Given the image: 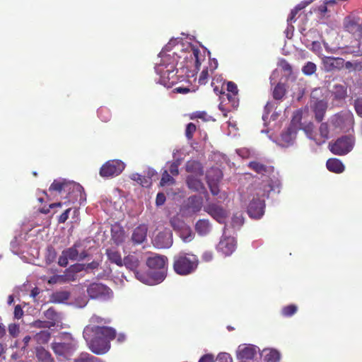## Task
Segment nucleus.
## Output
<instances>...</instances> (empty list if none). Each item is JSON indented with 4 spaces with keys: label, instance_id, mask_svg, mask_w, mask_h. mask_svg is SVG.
<instances>
[{
    "label": "nucleus",
    "instance_id": "obj_52",
    "mask_svg": "<svg viewBox=\"0 0 362 362\" xmlns=\"http://www.w3.org/2000/svg\"><path fill=\"white\" fill-rule=\"evenodd\" d=\"M209 76L208 68L204 69L199 75V83L200 84H205L208 81Z\"/></svg>",
    "mask_w": 362,
    "mask_h": 362
},
{
    "label": "nucleus",
    "instance_id": "obj_60",
    "mask_svg": "<svg viewBox=\"0 0 362 362\" xmlns=\"http://www.w3.org/2000/svg\"><path fill=\"white\" fill-rule=\"evenodd\" d=\"M14 317L17 320L21 319L23 315V310L20 305H16L13 312Z\"/></svg>",
    "mask_w": 362,
    "mask_h": 362
},
{
    "label": "nucleus",
    "instance_id": "obj_59",
    "mask_svg": "<svg viewBox=\"0 0 362 362\" xmlns=\"http://www.w3.org/2000/svg\"><path fill=\"white\" fill-rule=\"evenodd\" d=\"M132 179L139 182L142 186H145V185H148L149 184L148 180L146 179L145 177H143L139 174L133 175Z\"/></svg>",
    "mask_w": 362,
    "mask_h": 362
},
{
    "label": "nucleus",
    "instance_id": "obj_31",
    "mask_svg": "<svg viewBox=\"0 0 362 362\" xmlns=\"http://www.w3.org/2000/svg\"><path fill=\"white\" fill-rule=\"evenodd\" d=\"M332 93L337 100L344 99L347 95L346 86L342 84H336L334 86Z\"/></svg>",
    "mask_w": 362,
    "mask_h": 362
},
{
    "label": "nucleus",
    "instance_id": "obj_64",
    "mask_svg": "<svg viewBox=\"0 0 362 362\" xmlns=\"http://www.w3.org/2000/svg\"><path fill=\"white\" fill-rule=\"evenodd\" d=\"M199 362H214V356L212 354H205L199 359Z\"/></svg>",
    "mask_w": 362,
    "mask_h": 362
},
{
    "label": "nucleus",
    "instance_id": "obj_14",
    "mask_svg": "<svg viewBox=\"0 0 362 362\" xmlns=\"http://www.w3.org/2000/svg\"><path fill=\"white\" fill-rule=\"evenodd\" d=\"M236 248V240L232 237H223L217 245L218 252L226 256L230 255Z\"/></svg>",
    "mask_w": 362,
    "mask_h": 362
},
{
    "label": "nucleus",
    "instance_id": "obj_48",
    "mask_svg": "<svg viewBox=\"0 0 362 362\" xmlns=\"http://www.w3.org/2000/svg\"><path fill=\"white\" fill-rule=\"evenodd\" d=\"M197 127L194 123H189L185 129V136L187 139L191 140L193 138L194 133L196 132Z\"/></svg>",
    "mask_w": 362,
    "mask_h": 362
},
{
    "label": "nucleus",
    "instance_id": "obj_15",
    "mask_svg": "<svg viewBox=\"0 0 362 362\" xmlns=\"http://www.w3.org/2000/svg\"><path fill=\"white\" fill-rule=\"evenodd\" d=\"M344 28L346 31L354 37H360L362 35V26L358 22V19L350 16L345 18Z\"/></svg>",
    "mask_w": 362,
    "mask_h": 362
},
{
    "label": "nucleus",
    "instance_id": "obj_49",
    "mask_svg": "<svg viewBox=\"0 0 362 362\" xmlns=\"http://www.w3.org/2000/svg\"><path fill=\"white\" fill-rule=\"evenodd\" d=\"M32 327H36V328H46V329H49L52 327L47 320H35L32 323Z\"/></svg>",
    "mask_w": 362,
    "mask_h": 362
},
{
    "label": "nucleus",
    "instance_id": "obj_50",
    "mask_svg": "<svg viewBox=\"0 0 362 362\" xmlns=\"http://www.w3.org/2000/svg\"><path fill=\"white\" fill-rule=\"evenodd\" d=\"M354 107L357 115L362 117V98H357L354 100Z\"/></svg>",
    "mask_w": 362,
    "mask_h": 362
},
{
    "label": "nucleus",
    "instance_id": "obj_2",
    "mask_svg": "<svg viewBox=\"0 0 362 362\" xmlns=\"http://www.w3.org/2000/svg\"><path fill=\"white\" fill-rule=\"evenodd\" d=\"M160 62L156 66V71L160 75V82L165 87L170 88L177 83V71L175 68V60L170 54H165L164 51L159 54Z\"/></svg>",
    "mask_w": 362,
    "mask_h": 362
},
{
    "label": "nucleus",
    "instance_id": "obj_36",
    "mask_svg": "<svg viewBox=\"0 0 362 362\" xmlns=\"http://www.w3.org/2000/svg\"><path fill=\"white\" fill-rule=\"evenodd\" d=\"M286 92V86L284 83H279L277 85L274 87L273 90V98L275 100H281Z\"/></svg>",
    "mask_w": 362,
    "mask_h": 362
},
{
    "label": "nucleus",
    "instance_id": "obj_62",
    "mask_svg": "<svg viewBox=\"0 0 362 362\" xmlns=\"http://www.w3.org/2000/svg\"><path fill=\"white\" fill-rule=\"evenodd\" d=\"M47 282L49 284H55L57 283L64 284L62 282V275H54L49 279Z\"/></svg>",
    "mask_w": 362,
    "mask_h": 362
},
{
    "label": "nucleus",
    "instance_id": "obj_18",
    "mask_svg": "<svg viewBox=\"0 0 362 362\" xmlns=\"http://www.w3.org/2000/svg\"><path fill=\"white\" fill-rule=\"evenodd\" d=\"M332 123L334 127L344 130L345 123H347L351 127H353L354 124V116L352 114L336 115L333 117Z\"/></svg>",
    "mask_w": 362,
    "mask_h": 362
},
{
    "label": "nucleus",
    "instance_id": "obj_61",
    "mask_svg": "<svg viewBox=\"0 0 362 362\" xmlns=\"http://www.w3.org/2000/svg\"><path fill=\"white\" fill-rule=\"evenodd\" d=\"M165 196L163 193L159 192L157 194L156 199V204L159 206L164 204L165 202Z\"/></svg>",
    "mask_w": 362,
    "mask_h": 362
},
{
    "label": "nucleus",
    "instance_id": "obj_47",
    "mask_svg": "<svg viewBox=\"0 0 362 362\" xmlns=\"http://www.w3.org/2000/svg\"><path fill=\"white\" fill-rule=\"evenodd\" d=\"M300 129H303V131L305 132L306 135L308 136V137L310 139H313L314 140L315 142L317 141V138L315 137L314 136V134H315V131H314V125L313 123H309L308 124L305 125V126H302Z\"/></svg>",
    "mask_w": 362,
    "mask_h": 362
},
{
    "label": "nucleus",
    "instance_id": "obj_43",
    "mask_svg": "<svg viewBox=\"0 0 362 362\" xmlns=\"http://www.w3.org/2000/svg\"><path fill=\"white\" fill-rule=\"evenodd\" d=\"M62 277V282L66 283L69 281H74L76 279L77 275L75 274V272L71 269V268L69 267V268L66 269L63 274H61Z\"/></svg>",
    "mask_w": 362,
    "mask_h": 362
},
{
    "label": "nucleus",
    "instance_id": "obj_24",
    "mask_svg": "<svg viewBox=\"0 0 362 362\" xmlns=\"http://www.w3.org/2000/svg\"><path fill=\"white\" fill-rule=\"evenodd\" d=\"M327 108V103L324 100H318L315 103L313 106V111L315 112V117L317 122H320L322 121Z\"/></svg>",
    "mask_w": 362,
    "mask_h": 362
},
{
    "label": "nucleus",
    "instance_id": "obj_29",
    "mask_svg": "<svg viewBox=\"0 0 362 362\" xmlns=\"http://www.w3.org/2000/svg\"><path fill=\"white\" fill-rule=\"evenodd\" d=\"M186 182L187 187L194 192H199L204 189L202 181L197 177L192 175H188L187 177Z\"/></svg>",
    "mask_w": 362,
    "mask_h": 362
},
{
    "label": "nucleus",
    "instance_id": "obj_21",
    "mask_svg": "<svg viewBox=\"0 0 362 362\" xmlns=\"http://www.w3.org/2000/svg\"><path fill=\"white\" fill-rule=\"evenodd\" d=\"M248 168L254 170L255 173L261 175L271 174L274 172V167L270 165H266L258 161H250L248 165Z\"/></svg>",
    "mask_w": 362,
    "mask_h": 362
},
{
    "label": "nucleus",
    "instance_id": "obj_57",
    "mask_svg": "<svg viewBox=\"0 0 362 362\" xmlns=\"http://www.w3.org/2000/svg\"><path fill=\"white\" fill-rule=\"evenodd\" d=\"M71 210V208L67 209L59 216V218H58L59 223H64L67 221V219L69 218V214Z\"/></svg>",
    "mask_w": 362,
    "mask_h": 362
},
{
    "label": "nucleus",
    "instance_id": "obj_40",
    "mask_svg": "<svg viewBox=\"0 0 362 362\" xmlns=\"http://www.w3.org/2000/svg\"><path fill=\"white\" fill-rule=\"evenodd\" d=\"M51 337V333L48 329L40 331L35 335V339L39 344H46Z\"/></svg>",
    "mask_w": 362,
    "mask_h": 362
},
{
    "label": "nucleus",
    "instance_id": "obj_22",
    "mask_svg": "<svg viewBox=\"0 0 362 362\" xmlns=\"http://www.w3.org/2000/svg\"><path fill=\"white\" fill-rule=\"evenodd\" d=\"M256 354V351L252 346H239L237 357L241 360H251Z\"/></svg>",
    "mask_w": 362,
    "mask_h": 362
},
{
    "label": "nucleus",
    "instance_id": "obj_26",
    "mask_svg": "<svg viewBox=\"0 0 362 362\" xmlns=\"http://www.w3.org/2000/svg\"><path fill=\"white\" fill-rule=\"evenodd\" d=\"M211 230V225L208 219H199L195 224V230L201 236L206 235Z\"/></svg>",
    "mask_w": 362,
    "mask_h": 362
},
{
    "label": "nucleus",
    "instance_id": "obj_19",
    "mask_svg": "<svg viewBox=\"0 0 362 362\" xmlns=\"http://www.w3.org/2000/svg\"><path fill=\"white\" fill-rule=\"evenodd\" d=\"M147 232V225L144 223L140 224L134 230L132 233V242L136 245L143 243L146 239Z\"/></svg>",
    "mask_w": 362,
    "mask_h": 362
},
{
    "label": "nucleus",
    "instance_id": "obj_37",
    "mask_svg": "<svg viewBox=\"0 0 362 362\" xmlns=\"http://www.w3.org/2000/svg\"><path fill=\"white\" fill-rule=\"evenodd\" d=\"M90 324L87 326H105V324L110 323V320L97 315H93L90 318Z\"/></svg>",
    "mask_w": 362,
    "mask_h": 362
},
{
    "label": "nucleus",
    "instance_id": "obj_42",
    "mask_svg": "<svg viewBox=\"0 0 362 362\" xmlns=\"http://www.w3.org/2000/svg\"><path fill=\"white\" fill-rule=\"evenodd\" d=\"M112 237L114 242L119 245L124 242V230L119 228L118 230H112Z\"/></svg>",
    "mask_w": 362,
    "mask_h": 362
},
{
    "label": "nucleus",
    "instance_id": "obj_55",
    "mask_svg": "<svg viewBox=\"0 0 362 362\" xmlns=\"http://www.w3.org/2000/svg\"><path fill=\"white\" fill-rule=\"evenodd\" d=\"M244 223V219L241 215H235L232 218V226L233 227L241 226Z\"/></svg>",
    "mask_w": 362,
    "mask_h": 362
},
{
    "label": "nucleus",
    "instance_id": "obj_46",
    "mask_svg": "<svg viewBox=\"0 0 362 362\" xmlns=\"http://www.w3.org/2000/svg\"><path fill=\"white\" fill-rule=\"evenodd\" d=\"M317 70L315 64L311 62H307L302 68L303 73L306 76L313 74Z\"/></svg>",
    "mask_w": 362,
    "mask_h": 362
},
{
    "label": "nucleus",
    "instance_id": "obj_28",
    "mask_svg": "<svg viewBox=\"0 0 362 362\" xmlns=\"http://www.w3.org/2000/svg\"><path fill=\"white\" fill-rule=\"evenodd\" d=\"M327 169L334 173H341L344 170V165L342 162L337 158H329L326 163Z\"/></svg>",
    "mask_w": 362,
    "mask_h": 362
},
{
    "label": "nucleus",
    "instance_id": "obj_51",
    "mask_svg": "<svg viewBox=\"0 0 362 362\" xmlns=\"http://www.w3.org/2000/svg\"><path fill=\"white\" fill-rule=\"evenodd\" d=\"M226 96H227V98H228L229 103H230L231 106L233 108H236L239 105V99L238 98V95H233L230 93H227Z\"/></svg>",
    "mask_w": 362,
    "mask_h": 362
},
{
    "label": "nucleus",
    "instance_id": "obj_33",
    "mask_svg": "<svg viewBox=\"0 0 362 362\" xmlns=\"http://www.w3.org/2000/svg\"><path fill=\"white\" fill-rule=\"evenodd\" d=\"M80 246V243H76L71 247L63 250L64 254L66 255L69 259L75 261L77 260L78 256V251L77 247Z\"/></svg>",
    "mask_w": 362,
    "mask_h": 362
},
{
    "label": "nucleus",
    "instance_id": "obj_5",
    "mask_svg": "<svg viewBox=\"0 0 362 362\" xmlns=\"http://www.w3.org/2000/svg\"><path fill=\"white\" fill-rule=\"evenodd\" d=\"M52 349L60 360H69L77 349L76 341L71 334H66L60 341L53 342Z\"/></svg>",
    "mask_w": 362,
    "mask_h": 362
},
{
    "label": "nucleus",
    "instance_id": "obj_7",
    "mask_svg": "<svg viewBox=\"0 0 362 362\" xmlns=\"http://www.w3.org/2000/svg\"><path fill=\"white\" fill-rule=\"evenodd\" d=\"M355 139L353 136L345 135L329 143L330 151L335 155L344 156L349 153L354 148Z\"/></svg>",
    "mask_w": 362,
    "mask_h": 362
},
{
    "label": "nucleus",
    "instance_id": "obj_20",
    "mask_svg": "<svg viewBox=\"0 0 362 362\" xmlns=\"http://www.w3.org/2000/svg\"><path fill=\"white\" fill-rule=\"evenodd\" d=\"M185 170L196 177H202L204 175V167L202 163L195 160H188L185 164Z\"/></svg>",
    "mask_w": 362,
    "mask_h": 362
},
{
    "label": "nucleus",
    "instance_id": "obj_6",
    "mask_svg": "<svg viewBox=\"0 0 362 362\" xmlns=\"http://www.w3.org/2000/svg\"><path fill=\"white\" fill-rule=\"evenodd\" d=\"M265 189L259 188L256 192L257 197H253L247 206L248 215L254 218H261L264 213L265 203L264 197H268V193L265 194Z\"/></svg>",
    "mask_w": 362,
    "mask_h": 362
},
{
    "label": "nucleus",
    "instance_id": "obj_32",
    "mask_svg": "<svg viewBox=\"0 0 362 362\" xmlns=\"http://www.w3.org/2000/svg\"><path fill=\"white\" fill-rule=\"evenodd\" d=\"M319 132L321 139H317L316 144L317 145H320L324 143L329 137V130L327 123H322L320 126Z\"/></svg>",
    "mask_w": 362,
    "mask_h": 362
},
{
    "label": "nucleus",
    "instance_id": "obj_41",
    "mask_svg": "<svg viewBox=\"0 0 362 362\" xmlns=\"http://www.w3.org/2000/svg\"><path fill=\"white\" fill-rule=\"evenodd\" d=\"M98 115L99 118L104 122H107L111 119L110 110L106 107H100L98 110Z\"/></svg>",
    "mask_w": 362,
    "mask_h": 362
},
{
    "label": "nucleus",
    "instance_id": "obj_45",
    "mask_svg": "<svg viewBox=\"0 0 362 362\" xmlns=\"http://www.w3.org/2000/svg\"><path fill=\"white\" fill-rule=\"evenodd\" d=\"M298 308L296 305L291 304L284 306L281 310L283 316L288 317L293 316L297 312Z\"/></svg>",
    "mask_w": 362,
    "mask_h": 362
},
{
    "label": "nucleus",
    "instance_id": "obj_30",
    "mask_svg": "<svg viewBox=\"0 0 362 362\" xmlns=\"http://www.w3.org/2000/svg\"><path fill=\"white\" fill-rule=\"evenodd\" d=\"M36 357L40 362H54L49 351L42 346L36 349Z\"/></svg>",
    "mask_w": 362,
    "mask_h": 362
},
{
    "label": "nucleus",
    "instance_id": "obj_17",
    "mask_svg": "<svg viewBox=\"0 0 362 362\" xmlns=\"http://www.w3.org/2000/svg\"><path fill=\"white\" fill-rule=\"evenodd\" d=\"M167 260L168 259L165 256L153 254L147 258L146 265L150 269L161 272L160 269L165 268ZM162 272L165 274L163 271Z\"/></svg>",
    "mask_w": 362,
    "mask_h": 362
},
{
    "label": "nucleus",
    "instance_id": "obj_23",
    "mask_svg": "<svg viewBox=\"0 0 362 362\" xmlns=\"http://www.w3.org/2000/svg\"><path fill=\"white\" fill-rule=\"evenodd\" d=\"M105 254L111 263L115 264L118 267L123 266L124 259H122L120 252L117 249L108 248L106 250Z\"/></svg>",
    "mask_w": 362,
    "mask_h": 362
},
{
    "label": "nucleus",
    "instance_id": "obj_44",
    "mask_svg": "<svg viewBox=\"0 0 362 362\" xmlns=\"http://www.w3.org/2000/svg\"><path fill=\"white\" fill-rule=\"evenodd\" d=\"M175 182V179L168 173V170H165L162 173L160 185L165 186L166 185H173Z\"/></svg>",
    "mask_w": 362,
    "mask_h": 362
},
{
    "label": "nucleus",
    "instance_id": "obj_56",
    "mask_svg": "<svg viewBox=\"0 0 362 362\" xmlns=\"http://www.w3.org/2000/svg\"><path fill=\"white\" fill-rule=\"evenodd\" d=\"M69 259L64 252L62 251V255L59 256L58 259V264L61 267H65L68 265Z\"/></svg>",
    "mask_w": 362,
    "mask_h": 362
},
{
    "label": "nucleus",
    "instance_id": "obj_13",
    "mask_svg": "<svg viewBox=\"0 0 362 362\" xmlns=\"http://www.w3.org/2000/svg\"><path fill=\"white\" fill-rule=\"evenodd\" d=\"M154 244L158 248H169L173 245V233L169 229L159 232L154 238Z\"/></svg>",
    "mask_w": 362,
    "mask_h": 362
},
{
    "label": "nucleus",
    "instance_id": "obj_4",
    "mask_svg": "<svg viewBox=\"0 0 362 362\" xmlns=\"http://www.w3.org/2000/svg\"><path fill=\"white\" fill-rule=\"evenodd\" d=\"M199 259L194 255L180 253L174 257L173 269L175 272L181 276H186L193 273L197 268Z\"/></svg>",
    "mask_w": 362,
    "mask_h": 362
},
{
    "label": "nucleus",
    "instance_id": "obj_38",
    "mask_svg": "<svg viewBox=\"0 0 362 362\" xmlns=\"http://www.w3.org/2000/svg\"><path fill=\"white\" fill-rule=\"evenodd\" d=\"M74 362H103L98 358L88 353H81Z\"/></svg>",
    "mask_w": 362,
    "mask_h": 362
},
{
    "label": "nucleus",
    "instance_id": "obj_58",
    "mask_svg": "<svg viewBox=\"0 0 362 362\" xmlns=\"http://www.w3.org/2000/svg\"><path fill=\"white\" fill-rule=\"evenodd\" d=\"M8 332L11 336L16 337L19 333V326L16 324L9 325Z\"/></svg>",
    "mask_w": 362,
    "mask_h": 362
},
{
    "label": "nucleus",
    "instance_id": "obj_3",
    "mask_svg": "<svg viewBox=\"0 0 362 362\" xmlns=\"http://www.w3.org/2000/svg\"><path fill=\"white\" fill-rule=\"evenodd\" d=\"M140 260L134 255H128L124 258L123 266L134 272L136 278L145 284H158L164 280L165 274L163 272H151L150 274L141 273L138 271Z\"/></svg>",
    "mask_w": 362,
    "mask_h": 362
},
{
    "label": "nucleus",
    "instance_id": "obj_10",
    "mask_svg": "<svg viewBox=\"0 0 362 362\" xmlns=\"http://www.w3.org/2000/svg\"><path fill=\"white\" fill-rule=\"evenodd\" d=\"M204 211L219 223H223L228 216L226 209L216 204H209L204 206Z\"/></svg>",
    "mask_w": 362,
    "mask_h": 362
},
{
    "label": "nucleus",
    "instance_id": "obj_1",
    "mask_svg": "<svg viewBox=\"0 0 362 362\" xmlns=\"http://www.w3.org/2000/svg\"><path fill=\"white\" fill-rule=\"evenodd\" d=\"M83 336L90 350L98 355L110 349V341L116 338V330L108 326H86Z\"/></svg>",
    "mask_w": 362,
    "mask_h": 362
},
{
    "label": "nucleus",
    "instance_id": "obj_12",
    "mask_svg": "<svg viewBox=\"0 0 362 362\" xmlns=\"http://www.w3.org/2000/svg\"><path fill=\"white\" fill-rule=\"evenodd\" d=\"M206 179L211 194L213 195H217L219 193L218 183L222 179L221 171L217 168L211 169L208 172Z\"/></svg>",
    "mask_w": 362,
    "mask_h": 362
},
{
    "label": "nucleus",
    "instance_id": "obj_25",
    "mask_svg": "<svg viewBox=\"0 0 362 362\" xmlns=\"http://www.w3.org/2000/svg\"><path fill=\"white\" fill-rule=\"evenodd\" d=\"M43 315L52 327L56 326L61 320L59 313L52 307L45 310Z\"/></svg>",
    "mask_w": 362,
    "mask_h": 362
},
{
    "label": "nucleus",
    "instance_id": "obj_27",
    "mask_svg": "<svg viewBox=\"0 0 362 362\" xmlns=\"http://www.w3.org/2000/svg\"><path fill=\"white\" fill-rule=\"evenodd\" d=\"M262 355L265 362H279L281 358L279 351L274 349H264Z\"/></svg>",
    "mask_w": 362,
    "mask_h": 362
},
{
    "label": "nucleus",
    "instance_id": "obj_34",
    "mask_svg": "<svg viewBox=\"0 0 362 362\" xmlns=\"http://www.w3.org/2000/svg\"><path fill=\"white\" fill-rule=\"evenodd\" d=\"M70 293L66 291H57L52 294V299L54 303H64L69 300Z\"/></svg>",
    "mask_w": 362,
    "mask_h": 362
},
{
    "label": "nucleus",
    "instance_id": "obj_9",
    "mask_svg": "<svg viewBox=\"0 0 362 362\" xmlns=\"http://www.w3.org/2000/svg\"><path fill=\"white\" fill-rule=\"evenodd\" d=\"M125 166L121 160H109L101 166L99 174L104 178L114 177L120 175Z\"/></svg>",
    "mask_w": 362,
    "mask_h": 362
},
{
    "label": "nucleus",
    "instance_id": "obj_16",
    "mask_svg": "<svg viewBox=\"0 0 362 362\" xmlns=\"http://www.w3.org/2000/svg\"><path fill=\"white\" fill-rule=\"evenodd\" d=\"M322 64L326 71L341 70L344 66V59L341 57H325Z\"/></svg>",
    "mask_w": 362,
    "mask_h": 362
},
{
    "label": "nucleus",
    "instance_id": "obj_39",
    "mask_svg": "<svg viewBox=\"0 0 362 362\" xmlns=\"http://www.w3.org/2000/svg\"><path fill=\"white\" fill-rule=\"evenodd\" d=\"M296 130L297 129L293 128V127L289 126L286 131L281 133V140L285 143H290L293 140V135L296 134Z\"/></svg>",
    "mask_w": 362,
    "mask_h": 362
},
{
    "label": "nucleus",
    "instance_id": "obj_8",
    "mask_svg": "<svg viewBox=\"0 0 362 362\" xmlns=\"http://www.w3.org/2000/svg\"><path fill=\"white\" fill-rule=\"evenodd\" d=\"M87 293L92 299L105 301L113 297L112 291L102 283H92L87 288Z\"/></svg>",
    "mask_w": 362,
    "mask_h": 362
},
{
    "label": "nucleus",
    "instance_id": "obj_54",
    "mask_svg": "<svg viewBox=\"0 0 362 362\" xmlns=\"http://www.w3.org/2000/svg\"><path fill=\"white\" fill-rule=\"evenodd\" d=\"M279 66L282 69V70L288 74L292 72V66L286 59H281L280 61Z\"/></svg>",
    "mask_w": 362,
    "mask_h": 362
},
{
    "label": "nucleus",
    "instance_id": "obj_63",
    "mask_svg": "<svg viewBox=\"0 0 362 362\" xmlns=\"http://www.w3.org/2000/svg\"><path fill=\"white\" fill-rule=\"evenodd\" d=\"M213 257L214 255L211 251H205L202 256V260L206 262H211L213 259Z\"/></svg>",
    "mask_w": 362,
    "mask_h": 362
},
{
    "label": "nucleus",
    "instance_id": "obj_53",
    "mask_svg": "<svg viewBox=\"0 0 362 362\" xmlns=\"http://www.w3.org/2000/svg\"><path fill=\"white\" fill-rule=\"evenodd\" d=\"M227 90L228 93L233 95H238V89L237 85L233 81H228L227 83Z\"/></svg>",
    "mask_w": 362,
    "mask_h": 362
},
{
    "label": "nucleus",
    "instance_id": "obj_35",
    "mask_svg": "<svg viewBox=\"0 0 362 362\" xmlns=\"http://www.w3.org/2000/svg\"><path fill=\"white\" fill-rule=\"evenodd\" d=\"M302 115L303 112L300 110H298L294 112L290 127H293V128L296 129H300L303 126V124L301 123Z\"/></svg>",
    "mask_w": 362,
    "mask_h": 362
},
{
    "label": "nucleus",
    "instance_id": "obj_11",
    "mask_svg": "<svg viewBox=\"0 0 362 362\" xmlns=\"http://www.w3.org/2000/svg\"><path fill=\"white\" fill-rule=\"evenodd\" d=\"M81 189H83L82 186L76 182H67L66 180L59 181L56 180H54L49 188V191H57L59 192H62V191L69 192L71 190L81 192Z\"/></svg>",
    "mask_w": 362,
    "mask_h": 362
}]
</instances>
